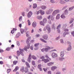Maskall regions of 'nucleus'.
Returning <instances> with one entry per match:
<instances>
[{"label":"nucleus","instance_id":"17","mask_svg":"<svg viewBox=\"0 0 74 74\" xmlns=\"http://www.w3.org/2000/svg\"><path fill=\"white\" fill-rule=\"evenodd\" d=\"M55 23H53L51 26V28L53 30H55L56 29V27L55 26Z\"/></svg>","mask_w":74,"mask_h":74},{"label":"nucleus","instance_id":"6","mask_svg":"<svg viewBox=\"0 0 74 74\" xmlns=\"http://www.w3.org/2000/svg\"><path fill=\"white\" fill-rule=\"evenodd\" d=\"M46 29L48 31V33H49L51 32V27L49 25H46Z\"/></svg>","mask_w":74,"mask_h":74},{"label":"nucleus","instance_id":"7","mask_svg":"<svg viewBox=\"0 0 74 74\" xmlns=\"http://www.w3.org/2000/svg\"><path fill=\"white\" fill-rule=\"evenodd\" d=\"M52 57L53 58L55 59L56 57H58V54L55 53H53L51 55Z\"/></svg>","mask_w":74,"mask_h":74},{"label":"nucleus","instance_id":"32","mask_svg":"<svg viewBox=\"0 0 74 74\" xmlns=\"http://www.w3.org/2000/svg\"><path fill=\"white\" fill-rule=\"evenodd\" d=\"M25 64H26V65L27 66V67H29V68H30V65H29V63H28V62H25Z\"/></svg>","mask_w":74,"mask_h":74},{"label":"nucleus","instance_id":"24","mask_svg":"<svg viewBox=\"0 0 74 74\" xmlns=\"http://www.w3.org/2000/svg\"><path fill=\"white\" fill-rule=\"evenodd\" d=\"M53 63H54L53 62H50L47 63V64L48 66H51L53 64Z\"/></svg>","mask_w":74,"mask_h":74},{"label":"nucleus","instance_id":"12","mask_svg":"<svg viewBox=\"0 0 74 74\" xmlns=\"http://www.w3.org/2000/svg\"><path fill=\"white\" fill-rule=\"evenodd\" d=\"M42 61L46 63L48 62H49V60L48 59H45L44 58V59H42Z\"/></svg>","mask_w":74,"mask_h":74},{"label":"nucleus","instance_id":"19","mask_svg":"<svg viewBox=\"0 0 74 74\" xmlns=\"http://www.w3.org/2000/svg\"><path fill=\"white\" fill-rule=\"evenodd\" d=\"M56 69H57V67L56 66H52L51 68V69L52 71H54L55 70H56Z\"/></svg>","mask_w":74,"mask_h":74},{"label":"nucleus","instance_id":"2","mask_svg":"<svg viewBox=\"0 0 74 74\" xmlns=\"http://www.w3.org/2000/svg\"><path fill=\"white\" fill-rule=\"evenodd\" d=\"M64 31L65 32L63 33V36L64 37L66 36V35L67 34H69V32H68L69 29H67V28H65L64 29Z\"/></svg>","mask_w":74,"mask_h":74},{"label":"nucleus","instance_id":"16","mask_svg":"<svg viewBox=\"0 0 74 74\" xmlns=\"http://www.w3.org/2000/svg\"><path fill=\"white\" fill-rule=\"evenodd\" d=\"M31 40V37H29L28 38L26 41L27 44H29V42Z\"/></svg>","mask_w":74,"mask_h":74},{"label":"nucleus","instance_id":"3","mask_svg":"<svg viewBox=\"0 0 74 74\" xmlns=\"http://www.w3.org/2000/svg\"><path fill=\"white\" fill-rule=\"evenodd\" d=\"M67 44L68 45V47L67 48V51H70L71 49V43L69 41H67Z\"/></svg>","mask_w":74,"mask_h":74},{"label":"nucleus","instance_id":"27","mask_svg":"<svg viewBox=\"0 0 74 74\" xmlns=\"http://www.w3.org/2000/svg\"><path fill=\"white\" fill-rule=\"evenodd\" d=\"M40 40L42 41V42H45V43H47V41L43 39L42 38H40Z\"/></svg>","mask_w":74,"mask_h":74},{"label":"nucleus","instance_id":"1","mask_svg":"<svg viewBox=\"0 0 74 74\" xmlns=\"http://www.w3.org/2000/svg\"><path fill=\"white\" fill-rule=\"evenodd\" d=\"M30 47L29 46H27L26 47L24 48V49H19L20 51H17V56H20V54H21L22 56H24V54H23V51L25 50L26 52L27 51V49H29Z\"/></svg>","mask_w":74,"mask_h":74},{"label":"nucleus","instance_id":"8","mask_svg":"<svg viewBox=\"0 0 74 74\" xmlns=\"http://www.w3.org/2000/svg\"><path fill=\"white\" fill-rule=\"evenodd\" d=\"M47 18L48 19H50H50L52 21H53L54 20V18H53V16H52L49 15L47 17Z\"/></svg>","mask_w":74,"mask_h":74},{"label":"nucleus","instance_id":"39","mask_svg":"<svg viewBox=\"0 0 74 74\" xmlns=\"http://www.w3.org/2000/svg\"><path fill=\"white\" fill-rule=\"evenodd\" d=\"M61 27V25L59 24L57 28V29H59L60 27Z\"/></svg>","mask_w":74,"mask_h":74},{"label":"nucleus","instance_id":"4","mask_svg":"<svg viewBox=\"0 0 74 74\" xmlns=\"http://www.w3.org/2000/svg\"><path fill=\"white\" fill-rule=\"evenodd\" d=\"M59 13V10L57 9L54 10L52 14V15L53 16H55L57 14Z\"/></svg>","mask_w":74,"mask_h":74},{"label":"nucleus","instance_id":"61","mask_svg":"<svg viewBox=\"0 0 74 74\" xmlns=\"http://www.w3.org/2000/svg\"><path fill=\"white\" fill-rule=\"evenodd\" d=\"M58 30L57 32L58 33H60V29H58Z\"/></svg>","mask_w":74,"mask_h":74},{"label":"nucleus","instance_id":"46","mask_svg":"<svg viewBox=\"0 0 74 74\" xmlns=\"http://www.w3.org/2000/svg\"><path fill=\"white\" fill-rule=\"evenodd\" d=\"M32 58L33 59H34V60L36 59H37V58H36L35 56H32Z\"/></svg>","mask_w":74,"mask_h":74},{"label":"nucleus","instance_id":"18","mask_svg":"<svg viewBox=\"0 0 74 74\" xmlns=\"http://www.w3.org/2000/svg\"><path fill=\"white\" fill-rule=\"evenodd\" d=\"M60 55L61 57H63L64 55V51H62L60 53Z\"/></svg>","mask_w":74,"mask_h":74},{"label":"nucleus","instance_id":"20","mask_svg":"<svg viewBox=\"0 0 74 74\" xmlns=\"http://www.w3.org/2000/svg\"><path fill=\"white\" fill-rule=\"evenodd\" d=\"M61 17L62 19H65V18H66V16H65L64 14H62L61 16Z\"/></svg>","mask_w":74,"mask_h":74},{"label":"nucleus","instance_id":"31","mask_svg":"<svg viewBox=\"0 0 74 74\" xmlns=\"http://www.w3.org/2000/svg\"><path fill=\"white\" fill-rule=\"evenodd\" d=\"M40 14L42 15H44V11H43V10H40Z\"/></svg>","mask_w":74,"mask_h":74},{"label":"nucleus","instance_id":"5","mask_svg":"<svg viewBox=\"0 0 74 74\" xmlns=\"http://www.w3.org/2000/svg\"><path fill=\"white\" fill-rule=\"evenodd\" d=\"M53 11V10L51 8L48 10L46 12V14H47V15H49V14H51Z\"/></svg>","mask_w":74,"mask_h":74},{"label":"nucleus","instance_id":"13","mask_svg":"<svg viewBox=\"0 0 74 74\" xmlns=\"http://www.w3.org/2000/svg\"><path fill=\"white\" fill-rule=\"evenodd\" d=\"M38 68L39 69V70L40 71H42V68H41V65L40 64H39L38 66Z\"/></svg>","mask_w":74,"mask_h":74},{"label":"nucleus","instance_id":"34","mask_svg":"<svg viewBox=\"0 0 74 74\" xmlns=\"http://www.w3.org/2000/svg\"><path fill=\"white\" fill-rule=\"evenodd\" d=\"M40 25H42L43 26H44V22L42 21H40Z\"/></svg>","mask_w":74,"mask_h":74},{"label":"nucleus","instance_id":"38","mask_svg":"<svg viewBox=\"0 0 74 74\" xmlns=\"http://www.w3.org/2000/svg\"><path fill=\"white\" fill-rule=\"evenodd\" d=\"M66 24H63V26L62 27L63 29H66Z\"/></svg>","mask_w":74,"mask_h":74},{"label":"nucleus","instance_id":"11","mask_svg":"<svg viewBox=\"0 0 74 74\" xmlns=\"http://www.w3.org/2000/svg\"><path fill=\"white\" fill-rule=\"evenodd\" d=\"M53 47L47 46L46 47V48H45V49H46V52H47L49 49H53Z\"/></svg>","mask_w":74,"mask_h":74},{"label":"nucleus","instance_id":"44","mask_svg":"<svg viewBox=\"0 0 74 74\" xmlns=\"http://www.w3.org/2000/svg\"><path fill=\"white\" fill-rule=\"evenodd\" d=\"M50 2L51 3H55V1L54 0H51Z\"/></svg>","mask_w":74,"mask_h":74},{"label":"nucleus","instance_id":"59","mask_svg":"<svg viewBox=\"0 0 74 74\" xmlns=\"http://www.w3.org/2000/svg\"><path fill=\"white\" fill-rule=\"evenodd\" d=\"M40 36V35H39V34H38L36 35V37H39Z\"/></svg>","mask_w":74,"mask_h":74},{"label":"nucleus","instance_id":"37","mask_svg":"<svg viewBox=\"0 0 74 74\" xmlns=\"http://www.w3.org/2000/svg\"><path fill=\"white\" fill-rule=\"evenodd\" d=\"M60 42L61 44H64V41H63V39H61L60 40Z\"/></svg>","mask_w":74,"mask_h":74},{"label":"nucleus","instance_id":"41","mask_svg":"<svg viewBox=\"0 0 74 74\" xmlns=\"http://www.w3.org/2000/svg\"><path fill=\"white\" fill-rule=\"evenodd\" d=\"M74 8V6H73L69 8V11H71V10H72Z\"/></svg>","mask_w":74,"mask_h":74},{"label":"nucleus","instance_id":"48","mask_svg":"<svg viewBox=\"0 0 74 74\" xmlns=\"http://www.w3.org/2000/svg\"><path fill=\"white\" fill-rule=\"evenodd\" d=\"M64 14H68V11H67V10H66L65 11H64Z\"/></svg>","mask_w":74,"mask_h":74},{"label":"nucleus","instance_id":"56","mask_svg":"<svg viewBox=\"0 0 74 74\" xmlns=\"http://www.w3.org/2000/svg\"><path fill=\"white\" fill-rule=\"evenodd\" d=\"M48 23L49 24H52V22L50 20H49L48 21Z\"/></svg>","mask_w":74,"mask_h":74},{"label":"nucleus","instance_id":"51","mask_svg":"<svg viewBox=\"0 0 74 74\" xmlns=\"http://www.w3.org/2000/svg\"><path fill=\"white\" fill-rule=\"evenodd\" d=\"M71 34H72V36H73V37H74V31H73L71 32Z\"/></svg>","mask_w":74,"mask_h":74},{"label":"nucleus","instance_id":"62","mask_svg":"<svg viewBox=\"0 0 74 74\" xmlns=\"http://www.w3.org/2000/svg\"><path fill=\"white\" fill-rule=\"evenodd\" d=\"M4 52V51H3V50L1 49H0V53H2V52Z\"/></svg>","mask_w":74,"mask_h":74},{"label":"nucleus","instance_id":"23","mask_svg":"<svg viewBox=\"0 0 74 74\" xmlns=\"http://www.w3.org/2000/svg\"><path fill=\"white\" fill-rule=\"evenodd\" d=\"M26 36L27 37H29V36H30V32H29V31H27L26 33Z\"/></svg>","mask_w":74,"mask_h":74},{"label":"nucleus","instance_id":"22","mask_svg":"<svg viewBox=\"0 0 74 74\" xmlns=\"http://www.w3.org/2000/svg\"><path fill=\"white\" fill-rule=\"evenodd\" d=\"M37 19H39V20H41L42 19V16H38L37 17Z\"/></svg>","mask_w":74,"mask_h":74},{"label":"nucleus","instance_id":"58","mask_svg":"<svg viewBox=\"0 0 74 74\" xmlns=\"http://www.w3.org/2000/svg\"><path fill=\"white\" fill-rule=\"evenodd\" d=\"M40 13V10L39 11H38V12H37L36 14L37 15H38V14H39Z\"/></svg>","mask_w":74,"mask_h":74},{"label":"nucleus","instance_id":"45","mask_svg":"<svg viewBox=\"0 0 74 74\" xmlns=\"http://www.w3.org/2000/svg\"><path fill=\"white\" fill-rule=\"evenodd\" d=\"M62 71L64 72V71H66V68H62Z\"/></svg>","mask_w":74,"mask_h":74},{"label":"nucleus","instance_id":"30","mask_svg":"<svg viewBox=\"0 0 74 74\" xmlns=\"http://www.w3.org/2000/svg\"><path fill=\"white\" fill-rule=\"evenodd\" d=\"M19 69V67L18 66H17L16 67L15 69L14 70V71H17Z\"/></svg>","mask_w":74,"mask_h":74},{"label":"nucleus","instance_id":"63","mask_svg":"<svg viewBox=\"0 0 74 74\" xmlns=\"http://www.w3.org/2000/svg\"><path fill=\"white\" fill-rule=\"evenodd\" d=\"M48 74H51V71H49L47 72Z\"/></svg>","mask_w":74,"mask_h":74},{"label":"nucleus","instance_id":"10","mask_svg":"<svg viewBox=\"0 0 74 74\" xmlns=\"http://www.w3.org/2000/svg\"><path fill=\"white\" fill-rule=\"evenodd\" d=\"M33 15V13L31 11L29 12L27 14V17L29 18H30L32 16V15Z\"/></svg>","mask_w":74,"mask_h":74},{"label":"nucleus","instance_id":"60","mask_svg":"<svg viewBox=\"0 0 74 74\" xmlns=\"http://www.w3.org/2000/svg\"><path fill=\"white\" fill-rule=\"evenodd\" d=\"M43 70L45 72H46V71H47V69L46 68H43Z\"/></svg>","mask_w":74,"mask_h":74},{"label":"nucleus","instance_id":"14","mask_svg":"<svg viewBox=\"0 0 74 74\" xmlns=\"http://www.w3.org/2000/svg\"><path fill=\"white\" fill-rule=\"evenodd\" d=\"M42 38L45 40H47V38H48V35L46 34L43 35Z\"/></svg>","mask_w":74,"mask_h":74},{"label":"nucleus","instance_id":"29","mask_svg":"<svg viewBox=\"0 0 74 74\" xmlns=\"http://www.w3.org/2000/svg\"><path fill=\"white\" fill-rule=\"evenodd\" d=\"M21 33L20 32L18 33V34H16V37H17V38H18V37H19V36H20V35H21Z\"/></svg>","mask_w":74,"mask_h":74},{"label":"nucleus","instance_id":"43","mask_svg":"<svg viewBox=\"0 0 74 74\" xmlns=\"http://www.w3.org/2000/svg\"><path fill=\"white\" fill-rule=\"evenodd\" d=\"M59 60L60 62H62V61H63V58H60L59 59Z\"/></svg>","mask_w":74,"mask_h":74},{"label":"nucleus","instance_id":"50","mask_svg":"<svg viewBox=\"0 0 74 74\" xmlns=\"http://www.w3.org/2000/svg\"><path fill=\"white\" fill-rule=\"evenodd\" d=\"M22 16H21L20 17V18H19V21H22Z\"/></svg>","mask_w":74,"mask_h":74},{"label":"nucleus","instance_id":"64","mask_svg":"<svg viewBox=\"0 0 74 74\" xmlns=\"http://www.w3.org/2000/svg\"><path fill=\"white\" fill-rule=\"evenodd\" d=\"M3 62L2 61H0V64H3Z\"/></svg>","mask_w":74,"mask_h":74},{"label":"nucleus","instance_id":"36","mask_svg":"<svg viewBox=\"0 0 74 74\" xmlns=\"http://www.w3.org/2000/svg\"><path fill=\"white\" fill-rule=\"evenodd\" d=\"M29 69H28V68H26L25 69V71H24L25 73H27L28 72V70Z\"/></svg>","mask_w":74,"mask_h":74},{"label":"nucleus","instance_id":"26","mask_svg":"<svg viewBox=\"0 0 74 74\" xmlns=\"http://www.w3.org/2000/svg\"><path fill=\"white\" fill-rule=\"evenodd\" d=\"M41 8L42 10H45L47 8V7L45 6L42 5L41 6Z\"/></svg>","mask_w":74,"mask_h":74},{"label":"nucleus","instance_id":"15","mask_svg":"<svg viewBox=\"0 0 74 74\" xmlns=\"http://www.w3.org/2000/svg\"><path fill=\"white\" fill-rule=\"evenodd\" d=\"M39 43H36L34 45V46L35 47H36L35 48V50H37L38 49V45H39Z\"/></svg>","mask_w":74,"mask_h":74},{"label":"nucleus","instance_id":"21","mask_svg":"<svg viewBox=\"0 0 74 74\" xmlns=\"http://www.w3.org/2000/svg\"><path fill=\"white\" fill-rule=\"evenodd\" d=\"M32 26L34 27H36L37 26V24L36 23V22H34L32 24Z\"/></svg>","mask_w":74,"mask_h":74},{"label":"nucleus","instance_id":"47","mask_svg":"<svg viewBox=\"0 0 74 74\" xmlns=\"http://www.w3.org/2000/svg\"><path fill=\"white\" fill-rule=\"evenodd\" d=\"M17 63H18V61H13V64H15V65Z\"/></svg>","mask_w":74,"mask_h":74},{"label":"nucleus","instance_id":"25","mask_svg":"<svg viewBox=\"0 0 74 74\" xmlns=\"http://www.w3.org/2000/svg\"><path fill=\"white\" fill-rule=\"evenodd\" d=\"M43 22L44 23H47V18H44L43 19Z\"/></svg>","mask_w":74,"mask_h":74},{"label":"nucleus","instance_id":"54","mask_svg":"<svg viewBox=\"0 0 74 74\" xmlns=\"http://www.w3.org/2000/svg\"><path fill=\"white\" fill-rule=\"evenodd\" d=\"M32 64L33 65H35V62L34 61H32Z\"/></svg>","mask_w":74,"mask_h":74},{"label":"nucleus","instance_id":"28","mask_svg":"<svg viewBox=\"0 0 74 74\" xmlns=\"http://www.w3.org/2000/svg\"><path fill=\"white\" fill-rule=\"evenodd\" d=\"M60 18V14H57L56 16V19H59Z\"/></svg>","mask_w":74,"mask_h":74},{"label":"nucleus","instance_id":"9","mask_svg":"<svg viewBox=\"0 0 74 74\" xmlns=\"http://www.w3.org/2000/svg\"><path fill=\"white\" fill-rule=\"evenodd\" d=\"M32 59V55H31V54H30L29 55L28 58L27 59V61L29 63H30L31 62V60Z\"/></svg>","mask_w":74,"mask_h":74},{"label":"nucleus","instance_id":"49","mask_svg":"<svg viewBox=\"0 0 74 74\" xmlns=\"http://www.w3.org/2000/svg\"><path fill=\"white\" fill-rule=\"evenodd\" d=\"M42 52H44V51H45L46 52V49H41Z\"/></svg>","mask_w":74,"mask_h":74},{"label":"nucleus","instance_id":"57","mask_svg":"<svg viewBox=\"0 0 74 74\" xmlns=\"http://www.w3.org/2000/svg\"><path fill=\"white\" fill-rule=\"evenodd\" d=\"M10 47H8L6 49V51H10Z\"/></svg>","mask_w":74,"mask_h":74},{"label":"nucleus","instance_id":"53","mask_svg":"<svg viewBox=\"0 0 74 74\" xmlns=\"http://www.w3.org/2000/svg\"><path fill=\"white\" fill-rule=\"evenodd\" d=\"M43 31H44L45 32L46 30H47V27H45L43 29Z\"/></svg>","mask_w":74,"mask_h":74},{"label":"nucleus","instance_id":"35","mask_svg":"<svg viewBox=\"0 0 74 74\" xmlns=\"http://www.w3.org/2000/svg\"><path fill=\"white\" fill-rule=\"evenodd\" d=\"M37 4H36L35 3L33 5V8H36L37 7Z\"/></svg>","mask_w":74,"mask_h":74},{"label":"nucleus","instance_id":"42","mask_svg":"<svg viewBox=\"0 0 74 74\" xmlns=\"http://www.w3.org/2000/svg\"><path fill=\"white\" fill-rule=\"evenodd\" d=\"M21 34H23L24 32V30L23 29H21Z\"/></svg>","mask_w":74,"mask_h":74},{"label":"nucleus","instance_id":"52","mask_svg":"<svg viewBox=\"0 0 74 74\" xmlns=\"http://www.w3.org/2000/svg\"><path fill=\"white\" fill-rule=\"evenodd\" d=\"M59 39H60V36H58L56 38V40H59Z\"/></svg>","mask_w":74,"mask_h":74},{"label":"nucleus","instance_id":"33","mask_svg":"<svg viewBox=\"0 0 74 74\" xmlns=\"http://www.w3.org/2000/svg\"><path fill=\"white\" fill-rule=\"evenodd\" d=\"M21 72H24L25 70H24V67H21Z\"/></svg>","mask_w":74,"mask_h":74},{"label":"nucleus","instance_id":"40","mask_svg":"<svg viewBox=\"0 0 74 74\" xmlns=\"http://www.w3.org/2000/svg\"><path fill=\"white\" fill-rule=\"evenodd\" d=\"M11 71V70L10 69H8L7 71L8 74V73H10Z\"/></svg>","mask_w":74,"mask_h":74},{"label":"nucleus","instance_id":"55","mask_svg":"<svg viewBox=\"0 0 74 74\" xmlns=\"http://www.w3.org/2000/svg\"><path fill=\"white\" fill-rule=\"evenodd\" d=\"M28 23L29 25H30V21L29 20H28Z\"/></svg>","mask_w":74,"mask_h":74}]
</instances>
